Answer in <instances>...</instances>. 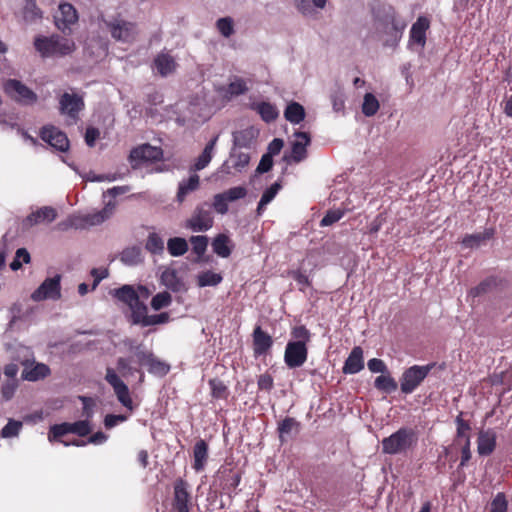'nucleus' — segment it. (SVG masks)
Segmentation results:
<instances>
[{"label":"nucleus","instance_id":"1","mask_svg":"<svg viewBox=\"0 0 512 512\" xmlns=\"http://www.w3.org/2000/svg\"><path fill=\"white\" fill-rule=\"evenodd\" d=\"M132 362L133 360L130 357H119L116 362V369L107 367L105 374V380L113 388L117 400L130 411L133 410V402L129 389L118 373L126 379L138 374L139 382L142 383L144 381V372L140 368L133 366Z\"/></svg>","mask_w":512,"mask_h":512},{"label":"nucleus","instance_id":"2","mask_svg":"<svg viewBox=\"0 0 512 512\" xmlns=\"http://www.w3.org/2000/svg\"><path fill=\"white\" fill-rule=\"evenodd\" d=\"M405 27L404 22L397 20L392 6L383 5L373 11V33L384 46H397Z\"/></svg>","mask_w":512,"mask_h":512},{"label":"nucleus","instance_id":"3","mask_svg":"<svg viewBox=\"0 0 512 512\" xmlns=\"http://www.w3.org/2000/svg\"><path fill=\"white\" fill-rule=\"evenodd\" d=\"M34 46L44 58L64 57L72 54L76 48L72 39L60 35L37 37Z\"/></svg>","mask_w":512,"mask_h":512},{"label":"nucleus","instance_id":"4","mask_svg":"<svg viewBox=\"0 0 512 512\" xmlns=\"http://www.w3.org/2000/svg\"><path fill=\"white\" fill-rule=\"evenodd\" d=\"M416 442L415 432L409 428H400L382 440V451L385 454L406 452Z\"/></svg>","mask_w":512,"mask_h":512},{"label":"nucleus","instance_id":"5","mask_svg":"<svg viewBox=\"0 0 512 512\" xmlns=\"http://www.w3.org/2000/svg\"><path fill=\"white\" fill-rule=\"evenodd\" d=\"M435 365V363H429L423 366L413 365L406 369L400 378L401 392L404 394H411L414 392L428 376Z\"/></svg>","mask_w":512,"mask_h":512},{"label":"nucleus","instance_id":"6","mask_svg":"<svg viewBox=\"0 0 512 512\" xmlns=\"http://www.w3.org/2000/svg\"><path fill=\"white\" fill-rule=\"evenodd\" d=\"M61 275L46 278L41 285L31 294L35 302L44 300H59L61 298Z\"/></svg>","mask_w":512,"mask_h":512},{"label":"nucleus","instance_id":"7","mask_svg":"<svg viewBox=\"0 0 512 512\" xmlns=\"http://www.w3.org/2000/svg\"><path fill=\"white\" fill-rule=\"evenodd\" d=\"M214 223L211 210L207 204L199 205L193 214L186 220L185 227L193 232H205L212 228Z\"/></svg>","mask_w":512,"mask_h":512},{"label":"nucleus","instance_id":"8","mask_svg":"<svg viewBox=\"0 0 512 512\" xmlns=\"http://www.w3.org/2000/svg\"><path fill=\"white\" fill-rule=\"evenodd\" d=\"M4 89L11 98L25 105L33 104L38 99L36 93L16 79L7 80Z\"/></svg>","mask_w":512,"mask_h":512},{"label":"nucleus","instance_id":"9","mask_svg":"<svg viewBox=\"0 0 512 512\" xmlns=\"http://www.w3.org/2000/svg\"><path fill=\"white\" fill-rule=\"evenodd\" d=\"M295 140L291 142V153L283 156V160L290 163H300L307 158V147L310 145L311 139L308 133L297 131L294 133Z\"/></svg>","mask_w":512,"mask_h":512},{"label":"nucleus","instance_id":"10","mask_svg":"<svg viewBox=\"0 0 512 512\" xmlns=\"http://www.w3.org/2000/svg\"><path fill=\"white\" fill-rule=\"evenodd\" d=\"M83 98L75 93L65 92L59 100V110L62 115L67 116L72 123L78 120L79 112L84 109Z\"/></svg>","mask_w":512,"mask_h":512},{"label":"nucleus","instance_id":"11","mask_svg":"<svg viewBox=\"0 0 512 512\" xmlns=\"http://www.w3.org/2000/svg\"><path fill=\"white\" fill-rule=\"evenodd\" d=\"M107 26L116 41L129 43L135 39L137 34L136 25L123 19H115L107 23Z\"/></svg>","mask_w":512,"mask_h":512},{"label":"nucleus","instance_id":"12","mask_svg":"<svg viewBox=\"0 0 512 512\" xmlns=\"http://www.w3.org/2000/svg\"><path fill=\"white\" fill-rule=\"evenodd\" d=\"M163 152L161 148L151 146L150 144H143L134 148L130 152V161L133 168L140 166L146 162H155L162 158Z\"/></svg>","mask_w":512,"mask_h":512},{"label":"nucleus","instance_id":"13","mask_svg":"<svg viewBox=\"0 0 512 512\" xmlns=\"http://www.w3.org/2000/svg\"><path fill=\"white\" fill-rule=\"evenodd\" d=\"M57 218V211L51 206H43L27 215L21 223L22 230H29L35 225L49 224Z\"/></svg>","mask_w":512,"mask_h":512},{"label":"nucleus","instance_id":"14","mask_svg":"<svg viewBox=\"0 0 512 512\" xmlns=\"http://www.w3.org/2000/svg\"><path fill=\"white\" fill-rule=\"evenodd\" d=\"M78 20L76 9L70 3H60L58 10L54 15L55 25L63 33L71 31V25L75 24Z\"/></svg>","mask_w":512,"mask_h":512},{"label":"nucleus","instance_id":"15","mask_svg":"<svg viewBox=\"0 0 512 512\" xmlns=\"http://www.w3.org/2000/svg\"><path fill=\"white\" fill-rule=\"evenodd\" d=\"M173 488V508L177 512H190L191 494L188 483L184 479L178 478L175 480Z\"/></svg>","mask_w":512,"mask_h":512},{"label":"nucleus","instance_id":"16","mask_svg":"<svg viewBox=\"0 0 512 512\" xmlns=\"http://www.w3.org/2000/svg\"><path fill=\"white\" fill-rule=\"evenodd\" d=\"M307 346L288 342L284 352V362L290 369L301 367L307 360Z\"/></svg>","mask_w":512,"mask_h":512},{"label":"nucleus","instance_id":"17","mask_svg":"<svg viewBox=\"0 0 512 512\" xmlns=\"http://www.w3.org/2000/svg\"><path fill=\"white\" fill-rule=\"evenodd\" d=\"M41 139L58 151L65 152L69 148L67 135L54 126H45L40 132Z\"/></svg>","mask_w":512,"mask_h":512},{"label":"nucleus","instance_id":"18","mask_svg":"<svg viewBox=\"0 0 512 512\" xmlns=\"http://www.w3.org/2000/svg\"><path fill=\"white\" fill-rule=\"evenodd\" d=\"M250 162V155L246 152L232 150L229 159L225 161L217 170L216 174L228 175L234 169L242 172Z\"/></svg>","mask_w":512,"mask_h":512},{"label":"nucleus","instance_id":"19","mask_svg":"<svg viewBox=\"0 0 512 512\" xmlns=\"http://www.w3.org/2000/svg\"><path fill=\"white\" fill-rule=\"evenodd\" d=\"M430 22L429 20L424 17L420 16L416 20L415 23H413L411 29H410V36H409V46L412 47L414 45L418 46L420 50H422L425 47L426 44V31L429 29Z\"/></svg>","mask_w":512,"mask_h":512},{"label":"nucleus","instance_id":"20","mask_svg":"<svg viewBox=\"0 0 512 512\" xmlns=\"http://www.w3.org/2000/svg\"><path fill=\"white\" fill-rule=\"evenodd\" d=\"M254 356L266 355L273 345L272 337L261 326H256L252 333Z\"/></svg>","mask_w":512,"mask_h":512},{"label":"nucleus","instance_id":"21","mask_svg":"<svg viewBox=\"0 0 512 512\" xmlns=\"http://www.w3.org/2000/svg\"><path fill=\"white\" fill-rule=\"evenodd\" d=\"M177 62L173 55L168 51H162L154 58L153 67L159 75L167 77L173 74L177 69Z\"/></svg>","mask_w":512,"mask_h":512},{"label":"nucleus","instance_id":"22","mask_svg":"<svg viewBox=\"0 0 512 512\" xmlns=\"http://www.w3.org/2000/svg\"><path fill=\"white\" fill-rule=\"evenodd\" d=\"M496 432L489 428L481 430L478 434L477 452L480 456H489L493 453L496 447Z\"/></svg>","mask_w":512,"mask_h":512},{"label":"nucleus","instance_id":"23","mask_svg":"<svg viewBox=\"0 0 512 512\" xmlns=\"http://www.w3.org/2000/svg\"><path fill=\"white\" fill-rule=\"evenodd\" d=\"M219 136H214L204 147L202 153L196 158L190 171L196 172L205 169L211 162Z\"/></svg>","mask_w":512,"mask_h":512},{"label":"nucleus","instance_id":"24","mask_svg":"<svg viewBox=\"0 0 512 512\" xmlns=\"http://www.w3.org/2000/svg\"><path fill=\"white\" fill-rule=\"evenodd\" d=\"M364 368L363 350L356 346L350 352L343 366V373L356 374Z\"/></svg>","mask_w":512,"mask_h":512},{"label":"nucleus","instance_id":"25","mask_svg":"<svg viewBox=\"0 0 512 512\" xmlns=\"http://www.w3.org/2000/svg\"><path fill=\"white\" fill-rule=\"evenodd\" d=\"M211 245L213 252L221 258H228L232 253L233 244L226 234L221 233L215 236Z\"/></svg>","mask_w":512,"mask_h":512},{"label":"nucleus","instance_id":"26","mask_svg":"<svg viewBox=\"0 0 512 512\" xmlns=\"http://www.w3.org/2000/svg\"><path fill=\"white\" fill-rule=\"evenodd\" d=\"M115 207H116V203L114 201L110 200L105 203V206L102 210L95 212V213L87 214L84 217V220L89 225H92V226L99 225V224L103 223L104 221H106L107 219H109L113 215Z\"/></svg>","mask_w":512,"mask_h":512},{"label":"nucleus","instance_id":"27","mask_svg":"<svg viewBox=\"0 0 512 512\" xmlns=\"http://www.w3.org/2000/svg\"><path fill=\"white\" fill-rule=\"evenodd\" d=\"M494 235V229L486 228L481 233H474L466 235L462 240V245L465 248L475 249L480 247L486 241L490 240Z\"/></svg>","mask_w":512,"mask_h":512},{"label":"nucleus","instance_id":"28","mask_svg":"<svg viewBox=\"0 0 512 512\" xmlns=\"http://www.w3.org/2000/svg\"><path fill=\"white\" fill-rule=\"evenodd\" d=\"M163 284L173 292H186L185 282L177 275L175 270H167L161 276Z\"/></svg>","mask_w":512,"mask_h":512},{"label":"nucleus","instance_id":"29","mask_svg":"<svg viewBox=\"0 0 512 512\" xmlns=\"http://www.w3.org/2000/svg\"><path fill=\"white\" fill-rule=\"evenodd\" d=\"M193 457V468L197 472L202 471L205 467L208 458V445L204 440L201 439L197 441L196 444L194 445Z\"/></svg>","mask_w":512,"mask_h":512},{"label":"nucleus","instance_id":"30","mask_svg":"<svg viewBox=\"0 0 512 512\" xmlns=\"http://www.w3.org/2000/svg\"><path fill=\"white\" fill-rule=\"evenodd\" d=\"M252 109L257 111L262 120L267 123L275 121L279 116L277 107L270 102L253 103Z\"/></svg>","mask_w":512,"mask_h":512},{"label":"nucleus","instance_id":"31","mask_svg":"<svg viewBox=\"0 0 512 512\" xmlns=\"http://www.w3.org/2000/svg\"><path fill=\"white\" fill-rule=\"evenodd\" d=\"M200 183L199 176L197 174L191 175L188 180H183L179 183L177 200L182 203L186 196L198 189Z\"/></svg>","mask_w":512,"mask_h":512},{"label":"nucleus","instance_id":"32","mask_svg":"<svg viewBox=\"0 0 512 512\" xmlns=\"http://www.w3.org/2000/svg\"><path fill=\"white\" fill-rule=\"evenodd\" d=\"M305 115L304 107L298 102L289 103L284 111L285 119L291 124L301 123L304 120Z\"/></svg>","mask_w":512,"mask_h":512},{"label":"nucleus","instance_id":"33","mask_svg":"<svg viewBox=\"0 0 512 512\" xmlns=\"http://www.w3.org/2000/svg\"><path fill=\"white\" fill-rule=\"evenodd\" d=\"M120 260L127 266H136L142 262V253L139 247L133 246L124 249L120 254Z\"/></svg>","mask_w":512,"mask_h":512},{"label":"nucleus","instance_id":"34","mask_svg":"<svg viewBox=\"0 0 512 512\" xmlns=\"http://www.w3.org/2000/svg\"><path fill=\"white\" fill-rule=\"evenodd\" d=\"M50 374V368L43 363L36 364L31 369H25L22 372V378L28 381H37L43 379Z\"/></svg>","mask_w":512,"mask_h":512},{"label":"nucleus","instance_id":"35","mask_svg":"<svg viewBox=\"0 0 512 512\" xmlns=\"http://www.w3.org/2000/svg\"><path fill=\"white\" fill-rule=\"evenodd\" d=\"M188 243L182 237L170 238L167 242V250L173 257L184 255L188 251Z\"/></svg>","mask_w":512,"mask_h":512},{"label":"nucleus","instance_id":"36","mask_svg":"<svg viewBox=\"0 0 512 512\" xmlns=\"http://www.w3.org/2000/svg\"><path fill=\"white\" fill-rule=\"evenodd\" d=\"M113 295L128 307L137 299L136 290L131 285H123L122 287L115 289L113 291Z\"/></svg>","mask_w":512,"mask_h":512},{"label":"nucleus","instance_id":"37","mask_svg":"<svg viewBox=\"0 0 512 512\" xmlns=\"http://www.w3.org/2000/svg\"><path fill=\"white\" fill-rule=\"evenodd\" d=\"M129 309L131 311L132 323L135 325H142L148 312V308L145 303L136 299V301L129 306Z\"/></svg>","mask_w":512,"mask_h":512},{"label":"nucleus","instance_id":"38","mask_svg":"<svg viewBox=\"0 0 512 512\" xmlns=\"http://www.w3.org/2000/svg\"><path fill=\"white\" fill-rule=\"evenodd\" d=\"M222 279L221 274L207 270L197 275V284L199 287L217 286L222 282Z\"/></svg>","mask_w":512,"mask_h":512},{"label":"nucleus","instance_id":"39","mask_svg":"<svg viewBox=\"0 0 512 512\" xmlns=\"http://www.w3.org/2000/svg\"><path fill=\"white\" fill-rule=\"evenodd\" d=\"M374 386L376 389L383 391L385 393L394 392L398 385L394 378H392L389 374H382L376 377L374 381Z\"/></svg>","mask_w":512,"mask_h":512},{"label":"nucleus","instance_id":"40","mask_svg":"<svg viewBox=\"0 0 512 512\" xmlns=\"http://www.w3.org/2000/svg\"><path fill=\"white\" fill-rule=\"evenodd\" d=\"M146 366L148 367L149 373L161 377L165 376L170 370L169 364L159 360L154 355L151 356Z\"/></svg>","mask_w":512,"mask_h":512},{"label":"nucleus","instance_id":"41","mask_svg":"<svg viewBox=\"0 0 512 512\" xmlns=\"http://www.w3.org/2000/svg\"><path fill=\"white\" fill-rule=\"evenodd\" d=\"M379 109V101L372 93H366L362 104V113L371 117L377 113Z\"/></svg>","mask_w":512,"mask_h":512},{"label":"nucleus","instance_id":"42","mask_svg":"<svg viewBox=\"0 0 512 512\" xmlns=\"http://www.w3.org/2000/svg\"><path fill=\"white\" fill-rule=\"evenodd\" d=\"M69 422H63L61 424H54L50 426L49 432H48V440L49 442L54 441H62L61 437L65 436L66 434H69Z\"/></svg>","mask_w":512,"mask_h":512},{"label":"nucleus","instance_id":"43","mask_svg":"<svg viewBox=\"0 0 512 512\" xmlns=\"http://www.w3.org/2000/svg\"><path fill=\"white\" fill-rule=\"evenodd\" d=\"M145 248L152 254H162L164 251V241L157 233H150Z\"/></svg>","mask_w":512,"mask_h":512},{"label":"nucleus","instance_id":"44","mask_svg":"<svg viewBox=\"0 0 512 512\" xmlns=\"http://www.w3.org/2000/svg\"><path fill=\"white\" fill-rule=\"evenodd\" d=\"M208 237L204 235H197V236H191L190 237V243L192 244V250L193 252L198 256V258H201L208 246Z\"/></svg>","mask_w":512,"mask_h":512},{"label":"nucleus","instance_id":"45","mask_svg":"<svg viewBox=\"0 0 512 512\" xmlns=\"http://www.w3.org/2000/svg\"><path fill=\"white\" fill-rule=\"evenodd\" d=\"M248 91L247 83L242 78H235L227 87L226 93L231 96L243 95Z\"/></svg>","mask_w":512,"mask_h":512},{"label":"nucleus","instance_id":"46","mask_svg":"<svg viewBox=\"0 0 512 512\" xmlns=\"http://www.w3.org/2000/svg\"><path fill=\"white\" fill-rule=\"evenodd\" d=\"M23 15L27 21H35L42 17V13L37 7L36 0H25Z\"/></svg>","mask_w":512,"mask_h":512},{"label":"nucleus","instance_id":"47","mask_svg":"<svg viewBox=\"0 0 512 512\" xmlns=\"http://www.w3.org/2000/svg\"><path fill=\"white\" fill-rule=\"evenodd\" d=\"M70 433L76 434L80 437L87 436L91 433L92 427L88 419L69 423Z\"/></svg>","mask_w":512,"mask_h":512},{"label":"nucleus","instance_id":"48","mask_svg":"<svg viewBox=\"0 0 512 512\" xmlns=\"http://www.w3.org/2000/svg\"><path fill=\"white\" fill-rule=\"evenodd\" d=\"M22 422L14 419H9L7 424L1 430V436L3 438L16 437L22 429Z\"/></svg>","mask_w":512,"mask_h":512},{"label":"nucleus","instance_id":"49","mask_svg":"<svg viewBox=\"0 0 512 512\" xmlns=\"http://www.w3.org/2000/svg\"><path fill=\"white\" fill-rule=\"evenodd\" d=\"M291 335L293 337L292 343H300L301 345L307 346L310 341L311 333L305 326H296L292 329Z\"/></svg>","mask_w":512,"mask_h":512},{"label":"nucleus","instance_id":"50","mask_svg":"<svg viewBox=\"0 0 512 512\" xmlns=\"http://www.w3.org/2000/svg\"><path fill=\"white\" fill-rule=\"evenodd\" d=\"M172 302L170 293L164 291L156 294L151 300V307L155 311L168 307Z\"/></svg>","mask_w":512,"mask_h":512},{"label":"nucleus","instance_id":"51","mask_svg":"<svg viewBox=\"0 0 512 512\" xmlns=\"http://www.w3.org/2000/svg\"><path fill=\"white\" fill-rule=\"evenodd\" d=\"M217 29L224 37L228 38L234 33V23L232 18H220L216 22Z\"/></svg>","mask_w":512,"mask_h":512},{"label":"nucleus","instance_id":"52","mask_svg":"<svg viewBox=\"0 0 512 512\" xmlns=\"http://www.w3.org/2000/svg\"><path fill=\"white\" fill-rule=\"evenodd\" d=\"M209 386L211 389V395L214 398H225L227 395V386L224 384L223 381L219 379H211L209 381Z\"/></svg>","mask_w":512,"mask_h":512},{"label":"nucleus","instance_id":"53","mask_svg":"<svg viewBox=\"0 0 512 512\" xmlns=\"http://www.w3.org/2000/svg\"><path fill=\"white\" fill-rule=\"evenodd\" d=\"M170 316L167 312H162L160 314L155 315H148L145 317L144 322L142 323V326H153V325H159V324H165L169 322Z\"/></svg>","mask_w":512,"mask_h":512},{"label":"nucleus","instance_id":"54","mask_svg":"<svg viewBox=\"0 0 512 512\" xmlns=\"http://www.w3.org/2000/svg\"><path fill=\"white\" fill-rule=\"evenodd\" d=\"M152 355L153 353L146 350L143 344L135 347L134 356L139 366H146Z\"/></svg>","mask_w":512,"mask_h":512},{"label":"nucleus","instance_id":"55","mask_svg":"<svg viewBox=\"0 0 512 512\" xmlns=\"http://www.w3.org/2000/svg\"><path fill=\"white\" fill-rule=\"evenodd\" d=\"M333 110L335 112H341L345 108V97L344 92L341 89L335 90L330 96Z\"/></svg>","mask_w":512,"mask_h":512},{"label":"nucleus","instance_id":"56","mask_svg":"<svg viewBox=\"0 0 512 512\" xmlns=\"http://www.w3.org/2000/svg\"><path fill=\"white\" fill-rule=\"evenodd\" d=\"M222 193L227 198V200L229 202H233V201L244 198L247 195V190L245 187L237 186V187H232Z\"/></svg>","mask_w":512,"mask_h":512},{"label":"nucleus","instance_id":"57","mask_svg":"<svg viewBox=\"0 0 512 512\" xmlns=\"http://www.w3.org/2000/svg\"><path fill=\"white\" fill-rule=\"evenodd\" d=\"M344 215V212L341 211V210H329L325 216L322 218V220L320 221V226L321 227H326V226H330L334 223H336L337 221H339Z\"/></svg>","mask_w":512,"mask_h":512},{"label":"nucleus","instance_id":"58","mask_svg":"<svg viewBox=\"0 0 512 512\" xmlns=\"http://www.w3.org/2000/svg\"><path fill=\"white\" fill-rule=\"evenodd\" d=\"M228 202L223 193H219L214 196L212 205L217 213L224 215L228 212Z\"/></svg>","mask_w":512,"mask_h":512},{"label":"nucleus","instance_id":"59","mask_svg":"<svg viewBox=\"0 0 512 512\" xmlns=\"http://www.w3.org/2000/svg\"><path fill=\"white\" fill-rule=\"evenodd\" d=\"M253 137V130L246 129L234 134V143L240 147H246L249 145L250 140Z\"/></svg>","mask_w":512,"mask_h":512},{"label":"nucleus","instance_id":"60","mask_svg":"<svg viewBox=\"0 0 512 512\" xmlns=\"http://www.w3.org/2000/svg\"><path fill=\"white\" fill-rule=\"evenodd\" d=\"M507 511V501L505 495L503 493H498L493 501L491 502L490 511L489 512H506Z\"/></svg>","mask_w":512,"mask_h":512},{"label":"nucleus","instance_id":"61","mask_svg":"<svg viewBox=\"0 0 512 512\" xmlns=\"http://www.w3.org/2000/svg\"><path fill=\"white\" fill-rule=\"evenodd\" d=\"M298 426L297 421L294 418H285L278 426V431L280 434V438L283 437V435H288L292 432V430Z\"/></svg>","mask_w":512,"mask_h":512},{"label":"nucleus","instance_id":"62","mask_svg":"<svg viewBox=\"0 0 512 512\" xmlns=\"http://www.w3.org/2000/svg\"><path fill=\"white\" fill-rule=\"evenodd\" d=\"M90 274L94 278L91 289L95 290L99 283L109 276V271L107 268H93Z\"/></svg>","mask_w":512,"mask_h":512},{"label":"nucleus","instance_id":"63","mask_svg":"<svg viewBox=\"0 0 512 512\" xmlns=\"http://www.w3.org/2000/svg\"><path fill=\"white\" fill-rule=\"evenodd\" d=\"M368 369L372 373H388V368L383 360L378 358H372L367 363Z\"/></svg>","mask_w":512,"mask_h":512},{"label":"nucleus","instance_id":"64","mask_svg":"<svg viewBox=\"0 0 512 512\" xmlns=\"http://www.w3.org/2000/svg\"><path fill=\"white\" fill-rule=\"evenodd\" d=\"M280 189H281V184L279 182L273 183L269 188H267L263 192V194L261 196L263 203L269 204L275 198V196L277 195V193L279 192Z\"/></svg>","mask_w":512,"mask_h":512}]
</instances>
